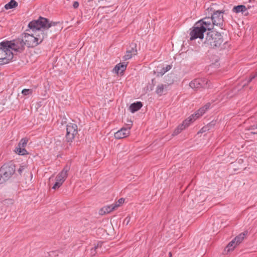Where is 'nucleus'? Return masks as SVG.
<instances>
[{
	"label": "nucleus",
	"instance_id": "nucleus-33",
	"mask_svg": "<svg viewBox=\"0 0 257 257\" xmlns=\"http://www.w3.org/2000/svg\"><path fill=\"white\" fill-rule=\"evenodd\" d=\"M79 6V3L77 1L73 2V7L74 9H77Z\"/></svg>",
	"mask_w": 257,
	"mask_h": 257
},
{
	"label": "nucleus",
	"instance_id": "nucleus-5",
	"mask_svg": "<svg viewBox=\"0 0 257 257\" xmlns=\"http://www.w3.org/2000/svg\"><path fill=\"white\" fill-rule=\"evenodd\" d=\"M77 134V125L76 124L69 123L67 125L66 135L63 145L66 149L71 146L73 141Z\"/></svg>",
	"mask_w": 257,
	"mask_h": 257
},
{
	"label": "nucleus",
	"instance_id": "nucleus-19",
	"mask_svg": "<svg viewBox=\"0 0 257 257\" xmlns=\"http://www.w3.org/2000/svg\"><path fill=\"white\" fill-rule=\"evenodd\" d=\"M126 66L127 64L125 63H120L114 67L113 72L117 74H118L119 72H123L126 69Z\"/></svg>",
	"mask_w": 257,
	"mask_h": 257
},
{
	"label": "nucleus",
	"instance_id": "nucleus-35",
	"mask_svg": "<svg viewBox=\"0 0 257 257\" xmlns=\"http://www.w3.org/2000/svg\"><path fill=\"white\" fill-rule=\"evenodd\" d=\"M124 202V199L122 198H120L119 199H118V200L117 201V202L120 204V205H121Z\"/></svg>",
	"mask_w": 257,
	"mask_h": 257
},
{
	"label": "nucleus",
	"instance_id": "nucleus-18",
	"mask_svg": "<svg viewBox=\"0 0 257 257\" xmlns=\"http://www.w3.org/2000/svg\"><path fill=\"white\" fill-rule=\"evenodd\" d=\"M233 12L236 13H241L244 16H247L248 13L247 11V8L244 5H238L235 6L232 10Z\"/></svg>",
	"mask_w": 257,
	"mask_h": 257
},
{
	"label": "nucleus",
	"instance_id": "nucleus-11",
	"mask_svg": "<svg viewBox=\"0 0 257 257\" xmlns=\"http://www.w3.org/2000/svg\"><path fill=\"white\" fill-rule=\"evenodd\" d=\"M222 14L223 12L221 11L217 10L215 11L214 10L213 11V13L211 17L213 25H216L217 26H222L223 22Z\"/></svg>",
	"mask_w": 257,
	"mask_h": 257
},
{
	"label": "nucleus",
	"instance_id": "nucleus-31",
	"mask_svg": "<svg viewBox=\"0 0 257 257\" xmlns=\"http://www.w3.org/2000/svg\"><path fill=\"white\" fill-rule=\"evenodd\" d=\"M112 206V209H114V210H115L117 208H118L120 205L117 202L115 203L111 204Z\"/></svg>",
	"mask_w": 257,
	"mask_h": 257
},
{
	"label": "nucleus",
	"instance_id": "nucleus-21",
	"mask_svg": "<svg viewBox=\"0 0 257 257\" xmlns=\"http://www.w3.org/2000/svg\"><path fill=\"white\" fill-rule=\"evenodd\" d=\"M172 68V66L168 65L166 67H163L160 70V71L155 72L157 77L162 76L165 73L170 70Z\"/></svg>",
	"mask_w": 257,
	"mask_h": 257
},
{
	"label": "nucleus",
	"instance_id": "nucleus-30",
	"mask_svg": "<svg viewBox=\"0 0 257 257\" xmlns=\"http://www.w3.org/2000/svg\"><path fill=\"white\" fill-rule=\"evenodd\" d=\"M112 206V209H114V210H115L117 208H118L120 205L117 202L115 203L111 204Z\"/></svg>",
	"mask_w": 257,
	"mask_h": 257
},
{
	"label": "nucleus",
	"instance_id": "nucleus-37",
	"mask_svg": "<svg viewBox=\"0 0 257 257\" xmlns=\"http://www.w3.org/2000/svg\"><path fill=\"white\" fill-rule=\"evenodd\" d=\"M255 75H253V76H251V77L250 78V79H249L248 82H250V81H252V79H253L255 78Z\"/></svg>",
	"mask_w": 257,
	"mask_h": 257
},
{
	"label": "nucleus",
	"instance_id": "nucleus-40",
	"mask_svg": "<svg viewBox=\"0 0 257 257\" xmlns=\"http://www.w3.org/2000/svg\"><path fill=\"white\" fill-rule=\"evenodd\" d=\"M3 204V202H0V205Z\"/></svg>",
	"mask_w": 257,
	"mask_h": 257
},
{
	"label": "nucleus",
	"instance_id": "nucleus-36",
	"mask_svg": "<svg viewBox=\"0 0 257 257\" xmlns=\"http://www.w3.org/2000/svg\"><path fill=\"white\" fill-rule=\"evenodd\" d=\"M130 221V217H127L124 219V222H126V224H127Z\"/></svg>",
	"mask_w": 257,
	"mask_h": 257
},
{
	"label": "nucleus",
	"instance_id": "nucleus-14",
	"mask_svg": "<svg viewBox=\"0 0 257 257\" xmlns=\"http://www.w3.org/2000/svg\"><path fill=\"white\" fill-rule=\"evenodd\" d=\"M48 29L41 30L33 32L38 45L40 44L47 37Z\"/></svg>",
	"mask_w": 257,
	"mask_h": 257
},
{
	"label": "nucleus",
	"instance_id": "nucleus-17",
	"mask_svg": "<svg viewBox=\"0 0 257 257\" xmlns=\"http://www.w3.org/2000/svg\"><path fill=\"white\" fill-rule=\"evenodd\" d=\"M219 57L218 56L212 55L210 58V68H218L220 66Z\"/></svg>",
	"mask_w": 257,
	"mask_h": 257
},
{
	"label": "nucleus",
	"instance_id": "nucleus-28",
	"mask_svg": "<svg viewBox=\"0 0 257 257\" xmlns=\"http://www.w3.org/2000/svg\"><path fill=\"white\" fill-rule=\"evenodd\" d=\"M102 244H103V242H101V241L98 242L97 243V245L94 247V248L91 249V253L94 254V252L96 251L99 248H101Z\"/></svg>",
	"mask_w": 257,
	"mask_h": 257
},
{
	"label": "nucleus",
	"instance_id": "nucleus-4",
	"mask_svg": "<svg viewBox=\"0 0 257 257\" xmlns=\"http://www.w3.org/2000/svg\"><path fill=\"white\" fill-rule=\"evenodd\" d=\"M53 25H55V23H49L48 19L40 17L38 20L31 22L28 27L33 32H35L37 31L48 29Z\"/></svg>",
	"mask_w": 257,
	"mask_h": 257
},
{
	"label": "nucleus",
	"instance_id": "nucleus-15",
	"mask_svg": "<svg viewBox=\"0 0 257 257\" xmlns=\"http://www.w3.org/2000/svg\"><path fill=\"white\" fill-rule=\"evenodd\" d=\"M137 44L135 43H132L130 45V49L126 51V54L123 56V59L124 60H129L133 56L137 55Z\"/></svg>",
	"mask_w": 257,
	"mask_h": 257
},
{
	"label": "nucleus",
	"instance_id": "nucleus-29",
	"mask_svg": "<svg viewBox=\"0 0 257 257\" xmlns=\"http://www.w3.org/2000/svg\"><path fill=\"white\" fill-rule=\"evenodd\" d=\"M33 93V90L30 89H24L22 90V93L24 95H31Z\"/></svg>",
	"mask_w": 257,
	"mask_h": 257
},
{
	"label": "nucleus",
	"instance_id": "nucleus-39",
	"mask_svg": "<svg viewBox=\"0 0 257 257\" xmlns=\"http://www.w3.org/2000/svg\"><path fill=\"white\" fill-rule=\"evenodd\" d=\"M211 5H210V11H212L213 8L211 7Z\"/></svg>",
	"mask_w": 257,
	"mask_h": 257
},
{
	"label": "nucleus",
	"instance_id": "nucleus-32",
	"mask_svg": "<svg viewBox=\"0 0 257 257\" xmlns=\"http://www.w3.org/2000/svg\"><path fill=\"white\" fill-rule=\"evenodd\" d=\"M207 127H203L198 132V134H202L203 133L207 131Z\"/></svg>",
	"mask_w": 257,
	"mask_h": 257
},
{
	"label": "nucleus",
	"instance_id": "nucleus-1",
	"mask_svg": "<svg viewBox=\"0 0 257 257\" xmlns=\"http://www.w3.org/2000/svg\"><path fill=\"white\" fill-rule=\"evenodd\" d=\"M209 106L206 104L204 106L200 108L194 113L191 115L184 120L182 124L178 125L174 131L172 136H175L180 134L183 130L188 127L192 122L202 116L208 108Z\"/></svg>",
	"mask_w": 257,
	"mask_h": 257
},
{
	"label": "nucleus",
	"instance_id": "nucleus-2",
	"mask_svg": "<svg viewBox=\"0 0 257 257\" xmlns=\"http://www.w3.org/2000/svg\"><path fill=\"white\" fill-rule=\"evenodd\" d=\"M205 18L196 22L192 27L190 32V40L191 41L195 40L197 38L203 39L204 38V33L208 29L209 30V22L205 21Z\"/></svg>",
	"mask_w": 257,
	"mask_h": 257
},
{
	"label": "nucleus",
	"instance_id": "nucleus-24",
	"mask_svg": "<svg viewBox=\"0 0 257 257\" xmlns=\"http://www.w3.org/2000/svg\"><path fill=\"white\" fill-rule=\"evenodd\" d=\"M18 3L15 0H11L9 3L5 5V8L6 10L11 9L18 6Z\"/></svg>",
	"mask_w": 257,
	"mask_h": 257
},
{
	"label": "nucleus",
	"instance_id": "nucleus-8",
	"mask_svg": "<svg viewBox=\"0 0 257 257\" xmlns=\"http://www.w3.org/2000/svg\"><path fill=\"white\" fill-rule=\"evenodd\" d=\"M8 47L11 51L15 52H22L25 49V45L22 39H18L12 41H5Z\"/></svg>",
	"mask_w": 257,
	"mask_h": 257
},
{
	"label": "nucleus",
	"instance_id": "nucleus-16",
	"mask_svg": "<svg viewBox=\"0 0 257 257\" xmlns=\"http://www.w3.org/2000/svg\"><path fill=\"white\" fill-rule=\"evenodd\" d=\"M172 83L173 80H171L170 83H167V84L158 85L156 89V93L160 96H161L163 94L164 91H167L169 85Z\"/></svg>",
	"mask_w": 257,
	"mask_h": 257
},
{
	"label": "nucleus",
	"instance_id": "nucleus-23",
	"mask_svg": "<svg viewBox=\"0 0 257 257\" xmlns=\"http://www.w3.org/2000/svg\"><path fill=\"white\" fill-rule=\"evenodd\" d=\"M15 152L19 155H25L28 154L25 148H22L19 145L16 147Z\"/></svg>",
	"mask_w": 257,
	"mask_h": 257
},
{
	"label": "nucleus",
	"instance_id": "nucleus-34",
	"mask_svg": "<svg viewBox=\"0 0 257 257\" xmlns=\"http://www.w3.org/2000/svg\"><path fill=\"white\" fill-rule=\"evenodd\" d=\"M24 169H25L24 166H21L19 168V169H18V171L20 174H21V173H22V172L24 171Z\"/></svg>",
	"mask_w": 257,
	"mask_h": 257
},
{
	"label": "nucleus",
	"instance_id": "nucleus-22",
	"mask_svg": "<svg viewBox=\"0 0 257 257\" xmlns=\"http://www.w3.org/2000/svg\"><path fill=\"white\" fill-rule=\"evenodd\" d=\"M247 233V232H242L235 237L234 240H235L236 244H239L242 242V241L244 239L245 236L246 235Z\"/></svg>",
	"mask_w": 257,
	"mask_h": 257
},
{
	"label": "nucleus",
	"instance_id": "nucleus-7",
	"mask_svg": "<svg viewBox=\"0 0 257 257\" xmlns=\"http://www.w3.org/2000/svg\"><path fill=\"white\" fill-rule=\"evenodd\" d=\"M223 42L221 34L210 28V46L213 49H221Z\"/></svg>",
	"mask_w": 257,
	"mask_h": 257
},
{
	"label": "nucleus",
	"instance_id": "nucleus-12",
	"mask_svg": "<svg viewBox=\"0 0 257 257\" xmlns=\"http://www.w3.org/2000/svg\"><path fill=\"white\" fill-rule=\"evenodd\" d=\"M130 123L128 124L129 126L127 127H122L114 134V138L116 139H121L128 136L130 134V130L133 124L132 121H130Z\"/></svg>",
	"mask_w": 257,
	"mask_h": 257
},
{
	"label": "nucleus",
	"instance_id": "nucleus-13",
	"mask_svg": "<svg viewBox=\"0 0 257 257\" xmlns=\"http://www.w3.org/2000/svg\"><path fill=\"white\" fill-rule=\"evenodd\" d=\"M208 81L205 79H195L189 83V86L193 89L205 87L207 85Z\"/></svg>",
	"mask_w": 257,
	"mask_h": 257
},
{
	"label": "nucleus",
	"instance_id": "nucleus-26",
	"mask_svg": "<svg viewBox=\"0 0 257 257\" xmlns=\"http://www.w3.org/2000/svg\"><path fill=\"white\" fill-rule=\"evenodd\" d=\"M112 206L111 204L108 206H106L101 209V211H103L104 213H108L114 210V209H112Z\"/></svg>",
	"mask_w": 257,
	"mask_h": 257
},
{
	"label": "nucleus",
	"instance_id": "nucleus-20",
	"mask_svg": "<svg viewBox=\"0 0 257 257\" xmlns=\"http://www.w3.org/2000/svg\"><path fill=\"white\" fill-rule=\"evenodd\" d=\"M143 106V104L140 101H138L131 104L129 109L132 113H134L136 111L139 110Z\"/></svg>",
	"mask_w": 257,
	"mask_h": 257
},
{
	"label": "nucleus",
	"instance_id": "nucleus-9",
	"mask_svg": "<svg viewBox=\"0 0 257 257\" xmlns=\"http://www.w3.org/2000/svg\"><path fill=\"white\" fill-rule=\"evenodd\" d=\"M70 168L68 166H65L62 171L60 172L56 177V182L52 187V189L56 190L61 187L64 182L68 176V172Z\"/></svg>",
	"mask_w": 257,
	"mask_h": 257
},
{
	"label": "nucleus",
	"instance_id": "nucleus-6",
	"mask_svg": "<svg viewBox=\"0 0 257 257\" xmlns=\"http://www.w3.org/2000/svg\"><path fill=\"white\" fill-rule=\"evenodd\" d=\"M6 46L5 41L0 43V65L9 63L14 57L13 52Z\"/></svg>",
	"mask_w": 257,
	"mask_h": 257
},
{
	"label": "nucleus",
	"instance_id": "nucleus-10",
	"mask_svg": "<svg viewBox=\"0 0 257 257\" xmlns=\"http://www.w3.org/2000/svg\"><path fill=\"white\" fill-rule=\"evenodd\" d=\"M22 40L24 45L27 46L28 47L33 48L38 45V42H36L34 33L32 34L24 33L22 36Z\"/></svg>",
	"mask_w": 257,
	"mask_h": 257
},
{
	"label": "nucleus",
	"instance_id": "nucleus-27",
	"mask_svg": "<svg viewBox=\"0 0 257 257\" xmlns=\"http://www.w3.org/2000/svg\"><path fill=\"white\" fill-rule=\"evenodd\" d=\"M28 139L27 138H23L20 140V142L19 143L18 145L22 148H25L28 143Z\"/></svg>",
	"mask_w": 257,
	"mask_h": 257
},
{
	"label": "nucleus",
	"instance_id": "nucleus-38",
	"mask_svg": "<svg viewBox=\"0 0 257 257\" xmlns=\"http://www.w3.org/2000/svg\"><path fill=\"white\" fill-rule=\"evenodd\" d=\"M169 257H172V253L171 252H169Z\"/></svg>",
	"mask_w": 257,
	"mask_h": 257
},
{
	"label": "nucleus",
	"instance_id": "nucleus-3",
	"mask_svg": "<svg viewBox=\"0 0 257 257\" xmlns=\"http://www.w3.org/2000/svg\"><path fill=\"white\" fill-rule=\"evenodd\" d=\"M16 171L15 164L10 162L5 164L0 169V184L8 181L14 175Z\"/></svg>",
	"mask_w": 257,
	"mask_h": 257
},
{
	"label": "nucleus",
	"instance_id": "nucleus-25",
	"mask_svg": "<svg viewBox=\"0 0 257 257\" xmlns=\"http://www.w3.org/2000/svg\"><path fill=\"white\" fill-rule=\"evenodd\" d=\"M237 244H236V242L234 239H233L232 241H231L227 245L226 247V249H227V251H229L230 250H233V249L235 248L236 245Z\"/></svg>",
	"mask_w": 257,
	"mask_h": 257
}]
</instances>
